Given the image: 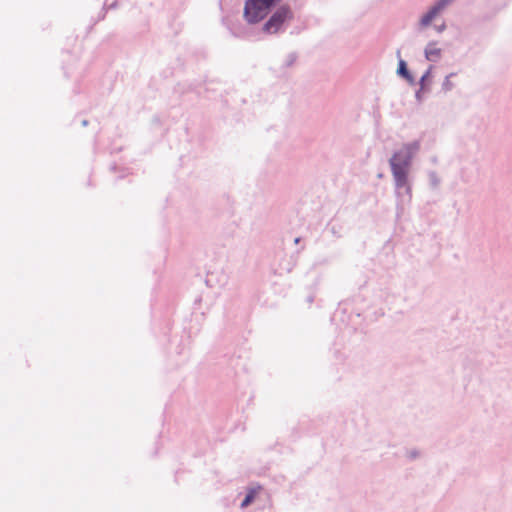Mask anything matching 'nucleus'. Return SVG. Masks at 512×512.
Returning <instances> with one entry per match:
<instances>
[{
	"label": "nucleus",
	"mask_w": 512,
	"mask_h": 512,
	"mask_svg": "<svg viewBox=\"0 0 512 512\" xmlns=\"http://www.w3.org/2000/svg\"><path fill=\"white\" fill-rule=\"evenodd\" d=\"M261 486L252 487L249 489L246 497L244 498L243 502L241 503V507L245 508L248 505H250L253 500L255 499L256 495L260 492Z\"/></svg>",
	"instance_id": "nucleus-6"
},
{
	"label": "nucleus",
	"mask_w": 512,
	"mask_h": 512,
	"mask_svg": "<svg viewBox=\"0 0 512 512\" xmlns=\"http://www.w3.org/2000/svg\"><path fill=\"white\" fill-rule=\"evenodd\" d=\"M281 0H246L243 16L250 24H256L263 20Z\"/></svg>",
	"instance_id": "nucleus-2"
},
{
	"label": "nucleus",
	"mask_w": 512,
	"mask_h": 512,
	"mask_svg": "<svg viewBox=\"0 0 512 512\" xmlns=\"http://www.w3.org/2000/svg\"><path fill=\"white\" fill-rule=\"evenodd\" d=\"M443 29H444V25H442V26H440V27L438 28V32H441Z\"/></svg>",
	"instance_id": "nucleus-8"
},
{
	"label": "nucleus",
	"mask_w": 512,
	"mask_h": 512,
	"mask_svg": "<svg viewBox=\"0 0 512 512\" xmlns=\"http://www.w3.org/2000/svg\"><path fill=\"white\" fill-rule=\"evenodd\" d=\"M293 17L292 11L288 6L279 7L268 19L263 26V31L266 33H277L283 24Z\"/></svg>",
	"instance_id": "nucleus-3"
},
{
	"label": "nucleus",
	"mask_w": 512,
	"mask_h": 512,
	"mask_svg": "<svg viewBox=\"0 0 512 512\" xmlns=\"http://www.w3.org/2000/svg\"><path fill=\"white\" fill-rule=\"evenodd\" d=\"M453 0H439L422 18L421 25L428 26L431 21Z\"/></svg>",
	"instance_id": "nucleus-4"
},
{
	"label": "nucleus",
	"mask_w": 512,
	"mask_h": 512,
	"mask_svg": "<svg viewBox=\"0 0 512 512\" xmlns=\"http://www.w3.org/2000/svg\"><path fill=\"white\" fill-rule=\"evenodd\" d=\"M425 55L427 60L437 61L441 56V50L434 43H430L425 49Z\"/></svg>",
	"instance_id": "nucleus-5"
},
{
	"label": "nucleus",
	"mask_w": 512,
	"mask_h": 512,
	"mask_svg": "<svg viewBox=\"0 0 512 512\" xmlns=\"http://www.w3.org/2000/svg\"><path fill=\"white\" fill-rule=\"evenodd\" d=\"M398 73L405 78H409V73H408L406 63L404 60H400V62H399Z\"/></svg>",
	"instance_id": "nucleus-7"
},
{
	"label": "nucleus",
	"mask_w": 512,
	"mask_h": 512,
	"mask_svg": "<svg viewBox=\"0 0 512 512\" xmlns=\"http://www.w3.org/2000/svg\"><path fill=\"white\" fill-rule=\"evenodd\" d=\"M417 143L405 145L399 152L395 153L390 160L393 175L397 186H404L407 182V166L412 155L418 150Z\"/></svg>",
	"instance_id": "nucleus-1"
}]
</instances>
